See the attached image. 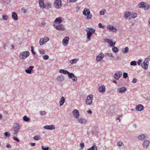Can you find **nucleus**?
Returning a JSON list of instances; mask_svg holds the SVG:
<instances>
[{"label":"nucleus","instance_id":"42","mask_svg":"<svg viewBox=\"0 0 150 150\" xmlns=\"http://www.w3.org/2000/svg\"><path fill=\"white\" fill-rule=\"evenodd\" d=\"M39 113L41 115H44L46 114L47 112L45 111H40L39 112Z\"/></svg>","mask_w":150,"mask_h":150},{"label":"nucleus","instance_id":"59","mask_svg":"<svg viewBox=\"0 0 150 150\" xmlns=\"http://www.w3.org/2000/svg\"><path fill=\"white\" fill-rule=\"evenodd\" d=\"M142 60L141 59H139L137 62V64L139 65H140L141 63L142 62Z\"/></svg>","mask_w":150,"mask_h":150},{"label":"nucleus","instance_id":"12","mask_svg":"<svg viewBox=\"0 0 150 150\" xmlns=\"http://www.w3.org/2000/svg\"><path fill=\"white\" fill-rule=\"evenodd\" d=\"M54 4L56 8H59L62 6V1L61 0H55Z\"/></svg>","mask_w":150,"mask_h":150},{"label":"nucleus","instance_id":"24","mask_svg":"<svg viewBox=\"0 0 150 150\" xmlns=\"http://www.w3.org/2000/svg\"><path fill=\"white\" fill-rule=\"evenodd\" d=\"M12 17L13 19L15 21H17L18 20V17L17 13L13 12L12 13Z\"/></svg>","mask_w":150,"mask_h":150},{"label":"nucleus","instance_id":"62","mask_svg":"<svg viewBox=\"0 0 150 150\" xmlns=\"http://www.w3.org/2000/svg\"><path fill=\"white\" fill-rule=\"evenodd\" d=\"M111 26H112V25H110L109 26L107 27V28L108 29H110V30H111Z\"/></svg>","mask_w":150,"mask_h":150},{"label":"nucleus","instance_id":"60","mask_svg":"<svg viewBox=\"0 0 150 150\" xmlns=\"http://www.w3.org/2000/svg\"><path fill=\"white\" fill-rule=\"evenodd\" d=\"M105 13L104 11H101L99 13V14L100 15H103Z\"/></svg>","mask_w":150,"mask_h":150},{"label":"nucleus","instance_id":"63","mask_svg":"<svg viewBox=\"0 0 150 150\" xmlns=\"http://www.w3.org/2000/svg\"><path fill=\"white\" fill-rule=\"evenodd\" d=\"M77 0H69V1L70 2H76Z\"/></svg>","mask_w":150,"mask_h":150},{"label":"nucleus","instance_id":"23","mask_svg":"<svg viewBox=\"0 0 150 150\" xmlns=\"http://www.w3.org/2000/svg\"><path fill=\"white\" fill-rule=\"evenodd\" d=\"M64 79V77L62 75H60L57 77V81L59 82H62Z\"/></svg>","mask_w":150,"mask_h":150},{"label":"nucleus","instance_id":"56","mask_svg":"<svg viewBox=\"0 0 150 150\" xmlns=\"http://www.w3.org/2000/svg\"><path fill=\"white\" fill-rule=\"evenodd\" d=\"M137 79L136 78H134L132 80V82L133 83H135L137 82Z\"/></svg>","mask_w":150,"mask_h":150},{"label":"nucleus","instance_id":"47","mask_svg":"<svg viewBox=\"0 0 150 150\" xmlns=\"http://www.w3.org/2000/svg\"><path fill=\"white\" fill-rule=\"evenodd\" d=\"M105 55L107 57L110 56L112 58L114 57L112 55V54L111 53H106L105 54Z\"/></svg>","mask_w":150,"mask_h":150},{"label":"nucleus","instance_id":"30","mask_svg":"<svg viewBox=\"0 0 150 150\" xmlns=\"http://www.w3.org/2000/svg\"><path fill=\"white\" fill-rule=\"evenodd\" d=\"M78 59H74L71 60L69 61V62L71 64H72L76 63L77 61H78Z\"/></svg>","mask_w":150,"mask_h":150},{"label":"nucleus","instance_id":"21","mask_svg":"<svg viewBox=\"0 0 150 150\" xmlns=\"http://www.w3.org/2000/svg\"><path fill=\"white\" fill-rule=\"evenodd\" d=\"M105 86L103 85L100 86L98 88L99 91L101 93H104L105 91Z\"/></svg>","mask_w":150,"mask_h":150},{"label":"nucleus","instance_id":"28","mask_svg":"<svg viewBox=\"0 0 150 150\" xmlns=\"http://www.w3.org/2000/svg\"><path fill=\"white\" fill-rule=\"evenodd\" d=\"M129 51L128 47H126L125 48L123 49L122 50V52L123 54H127Z\"/></svg>","mask_w":150,"mask_h":150},{"label":"nucleus","instance_id":"1","mask_svg":"<svg viewBox=\"0 0 150 150\" xmlns=\"http://www.w3.org/2000/svg\"><path fill=\"white\" fill-rule=\"evenodd\" d=\"M83 14L85 16H87L86 18V19L87 20H90L92 18L93 15L90 13V10L88 8H85L83 11Z\"/></svg>","mask_w":150,"mask_h":150},{"label":"nucleus","instance_id":"36","mask_svg":"<svg viewBox=\"0 0 150 150\" xmlns=\"http://www.w3.org/2000/svg\"><path fill=\"white\" fill-rule=\"evenodd\" d=\"M33 138L35 140H38L41 139V137L40 135H36Z\"/></svg>","mask_w":150,"mask_h":150},{"label":"nucleus","instance_id":"29","mask_svg":"<svg viewBox=\"0 0 150 150\" xmlns=\"http://www.w3.org/2000/svg\"><path fill=\"white\" fill-rule=\"evenodd\" d=\"M148 64H147L146 63L143 62L141 64V66L143 69L146 70L148 68Z\"/></svg>","mask_w":150,"mask_h":150},{"label":"nucleus","instance_id":"48","mask_svg":"<svg viewBox=\"0 0 150 150\" xmlns=\"http://www.w3.org/2000/svg\"><path fill=\"white\" fill-rule=\"evenodd\" d=\"M4 134L6 137H9L10 136V134L8 132H6L4 133Z\"/></svg>","mask_w":150,"mask_h":150},{"label":"nucleus","instance_id":"57","mask_svg":"<svg viewBox=\"0 0 150 150\" xmlns=\"http://www.w3.org/2000/svg\"><path fill=\"white\" fill-rule=\"evenodd\" d=\"M98 26L99 28H104V26H103L101 23H99Z\"/></svg>","mask_w":150,"mask_h":150},{"label":"nucleus","instance_id":"34","mask_svg":"<svg viewBox=\"0 0 150 150\" xmlns=\"http://www.w3.org/2000/svg\"><path fill=\"white\" fill-rule=\"evenodd\" d=\"M150 7V5L146 3H145L144 6L145 10H148Z\"/></svg>","mask_w":150,"mask_h":150},{"label":"nucleus","instance_id":"15","mask_svg":"<svg viewBox=\"0 0 150 150\" xmlns=\"http://www.w3.org/2000/svg\"><path fill=\"white\" fill-rule=\"evenodd\" d=\"M104 54L102 52H100L98 55L96 57V60L98 61H100L104 57Z\"/></svg>","mask_w":150,"mask_h":150},{"label":"nucleus","instance_id":"25","mask_svg":"<svg viewBox=\"0 0 150 150\" xmlns=\"http://www.w3.org/2000/svg\"><path fill=\"white\" fill-rule=\"evenodd\" d=\"M34 67L33 66H29V67L27 69L25 70V72L27 74H31L32 71H33V69Z\"/></svg>","mask_w":150,"mask_h":150},{"label":"nucleus","instance_id":"35","mask_svg":"<svg viewBox=\"0 0 150 150\" xmlns=\"http://www.w3.org/2000/svg\"><path fill=\"white\" fill-rule=\"evenodd\" d=\"M112 49L113 52L115 53L117 52L118 51V49L115 46H113Z\"/></svg>","mask_w":150,"mask_h":150},{"label":"nucleus","instance_id":"41","mask_svg":"<svg viewBox=\"0 0 150 150\" xmlns=\"http://www.w3.org/2000/svg\"><path fill=\"white\" fill-rule=\"evenodd\" d=\"M27 10L26 9L25 7H23L21 8L22 12L24 13H26L27 12Z\"/></svg>","mask_w":150,"mask_h":150},{"label":"nucleus","instance_id":"18","mask_svg":"<svg viewBox=\"0 0 150 150\" xmlns=\"http://www.w3.org/2000/svg\"><path fill=\"white\" fill-rule=\"evenodd\" d=\"M146 135L145 134H142L137 137V139L140 141H142L146 138Z\"/></svg>","mask_w":150,"mask_h":150},{"label":"nucleus","instance_id":"26","mask_svg":"<svg viewBox=\"0 0 150 150\" xmlns=\"http://www.w3.org/2000/svg\"><path fill=\"white\" fill-rule=\"evenodd\" d=\"M65 102V98L63 96H62L59 100V106H62L63 105Z\"/></svg>","mask_w":150,"mask_h":150},{"label":"nucleus","instance_id":"61","mask_svg":"<svg viewBox=\"0 0 150 150\" xmlns=\"http://www.w3.org/2000/svg\"><path fill=\"white\" fill-rule=\"evenodd\" d=\"M30 145L32 146H34L35 145V143H31L30 144Z\"/></svg>","mask_w":150,"mask_h":150},{"label":"nucleus","instance_id":"3","mask_svg":"<svg viewBox=\"0 0 150 150\" xmlns=\"http://www.w3.org/2000/svg\"><path fill=\"white\" fill-rule=\"evenodd\" d=\"M85 31L87 32V38L89 40H90V37L92 35V33L95 32V30L91 28H88L85 29Z\"/></svg>","mask_w":150,"mask_h":150},{"label":"nucleus","instance_id":"22","mask_svg":"<svg viewBox=\"0 0 150 150\" xmlns=\"http://www.w3.org/2000/svg\"><path fill=\"white\" fill-rule=\"evenodd\" d=\"M38 2L39 6L41 8H43L45 7V6L44 3V0H39Z\"/></svg>","mask_w":150,"mask_h":150},{"label":"nucleus","instance_id":"45","mask_svg":"<svg viewBox=\"0 0 150 150\" xmlns=\"http://www.w3.org/2000/svg\"><path fill=\"white\" fill-rule=\"evenodd\" d=\"M42 149L43 150H49V148L48 146H42Z\"/></svg>","mask_w":150,"mask_h":150},{"label":"nucleus","instance_id":"13","mask_svg":"<svg viewBox=\"0 0 150 150\" xmlns=\"http://www.w3.org/2000/svg\"><path fill=\"white\" fill-rule=\"evenodd\" d=\"M72 113L74 117L75 118L78 119L80 115L79 111L76 109L72 111Z\"/></svg>","mask_w":150,"mask_h":150},{"label":"nucleus","instance_id":"17","mask_svg":"<svg viewBox=\"0 0 150 150\" xmlns=\"http://www.w3.org/2000/svg\"><path fill=\"white\" fill-rule=\"evenodd\" d=\"M144 106L141 104H139L135 108V109L138 111H141L144 109Z\"/></svg>","mask_w":150,"mask_h":150},{"label":"nucleus","instance_id":"16","mask_svg":"<svg viewBox=\"0 0 150 150\" xmlns=\"http://www.w3.org/2000/svg\"><path fill=\"white\" fill-rule=\"evenodd\" d=\"M127 90V89L125 87L118 88L117 89V92L119 93H123Z\"/></svg>","mask_w":150,"mask_h":150},{"label":"nucleus","instance_id":"8","mask_svg":"<svg viewBox=\"0 0 150 150\" xmlns=\"http://www.w3.org/2000/svg\"><path fill=\"white\" fill-rule=\"evenodd\" d=\"M53 25L57 30H59L63 31L65 29L64 26L61 24H59L58 25L54 24Z\"/></svg>","mask_w":150,"mask_h":150},{"label":"nucleus","instance_id":"32","mask_svg":"<svg viewBox=\"0 0 150 150\" xmlns=\"http://www.w3.org/2000/svg\"><path fill=\"white\" fill-rule=\"evenodd\" d=\"M131 12L127 11L124 14V17L126 18H127L129 16L131 15Z\"/></svg>","mask_w":150,"mask_h":150},{"label":"nucleus","instance_id":"4","mask_svg":"<svg viewBox=\"0 0 150 150\" xmlns=\"http://www.w3.org/2000/svg\"><path fill=\"white\" fill-rule=\"evenodd\" d=\"M13 130V134L17 136L19 132L20 129V126L18 123H15L12 128Z\"/></svg>","mask_w":150,"mask_h":150},{"label":"nucleus","instance_id":"53","mask_svg":"<svg viewBox=\"0 0 150 150\" xmlns=\"http://www.w3.org/2000/svg\"><path fill=\"white\" fill-rule=\"evenodd\" d=\"M122 142H119L117 143V145L120 147L122 146Z\"/></svg>","mask_w":150,"mask_h":150},{"label":"nucleus","instance_id":"9","mask_svg":"<svg viewBox=\"0 0 150 150\" xmlns=\"http://www.w3.org/2000/svg\"><path fill=\"white\" fill-rule=\"evenodd\" d=\"M49 40V38L48 37H45L40 39L39 43L40 45H43L45 43L48 41Z\"/></svg>","mask_w":150,"mask_h":150},{"label":"nucleus","instance_id":"31","mask_svg":"<svg viewBox=\"0 0 150 150\" xmlns=\"http://www.w3.org/2000/svg\"><path fill=\"white\" fill-rule=\"evenodd\" d=\"M98 148L95 145H93L90 148L88 149L87 150H97Z\"/></svg>","mask_w":150,"mask_h":150},{"label":"nucleus","instance_id":"7","mask_svg":"<svg viewBox=\"0 0 150 150\" xmlns=\"http://www.w3.org/2000/svg\"><path fill=\"white\" fill-rule=\"evenodd\" d=\"M77 120L79 123L82 125H85L87 122V119L81 117H79L77 119Z\"/></svg>","mask_w":150,"mask_h":150},{"label":"nucleus","instance_id":"51","mask_svg":"<svg viewBox=\"0 0 150 150\" xmlns=\"http://www.w3.org/2000/svg\"><path fill=\"white\" fill-rule=\"evenodd\" d=\"M39 51L41 54H43L45 53V51L43 50H39Z\"/></svg>","mask_w":150,"mask_h":150},{"label":"nucleus","instance_id":"5","mask_svg":"<svg viewBox=\"0 0 150 150\" xmlns=\"http://www.w3.org/2000/svg\"><path fill=\"white\" fill-rule=\"evenodd\" d=\"M59 72L60 73L63 74H67L68 75L69 78H71L72 77H71L74 75V74L72 73H70L68 71L65 70L63 69H60L59 71Z\"/></svg>","mask_w":150,"mask_h":150},{"label":"nucleus","instance_id":"6","mask_svg":"<svg viewBox=\"0 0 150 150\" xmlns=\"http://www.w3.org/2000/svg\"><path fill=\"white\" fill-rule=\"evenodd\" d=\"M93 96L91 94L88 96L86 100V103L87 105H90L92 103Z\"/></svg>","mask_w":150,"mask_h":150},{"label":"nucleus","instance_id":"2","mask_svg":"<svg viewBox=\"0 0 150 150\" xmlns=\"http://www.w3.org/2000/svg\"><path fill=\"white\" fill-rule=\"evenodd\" d=\"M30 53L28 51H25L21 52L19 55V58L21 60H24L28 57L30 55Z\"/></svg>","mask_w":150,"mask_h":150},{"label":"nucleus","instance_id":"19","mask_svg":"<svg viewBox=\"0 0 150 150\" xmlns=\"http://www.w3.org/2000/svg\"><path fill=\"white\" fill-rule=\"evenodd\" d=\"M69 38L68 37H65L62 40V43L64 46L67 45L69 43Z\"/></svg>","mask_w":150,"mask_h":150},{"label":"nucleus","instance_id":"40","mask_svg":"<svg viewBox=\"0 0 150 150\" xmlns=\"http://www.w3.org/2000/svg\"><path fill=\"white\" fill-rule=\"evenodd\" d=\"M45 7L46 9L47 10L49 9L51 7V4L49 3H47V4L45 5Z\"/></svg>","mask_w":150,"mask_h":150},{"label":"nucleus","instance_id":"20","mask_svg":"<svg viewBox=\"0 0 150 150\" xmlns=\"http://www.w3.org/2000/svg\"><path fill=\"white\" fill-rule=\"evenodd\" d=\"M43 128L47 130H52L54 129L55 128V126L53 125H46L43 127Z\"/></svg>","mask_w":150,"mask_h":150},{"label":"nucleus","instance_id":"58","mask_svg":"<svg viewBox=\"0 0 150 150\" xmlns=\"http://www.w3.org/2000/svg\"><path fill=\"white\" fill-rule=\"evenodd\" d=\"M143 62L146 63V64H148L149 61L146 59L145 58Z\"/></svg>","mask_w":150,"mask_h":150},{"label":"nucleus","instance_id":"39","mask_svg":"<svg viewBox=\"0 0 150 150\" xmlns=\"http://www.w3.org/2000/svg\"><path fill=\"white\" fill-rule=\"evenodd\" d=\"M137 14L135 13H132V14H131V16L132 18H134L137 17Z\"/></svg>","mask_w":150,"mask_h":150},{"label":"nucleus","instance_id":"27","mask_svg":"<svg viewBox=\"0 0 150 150\" xmlns=\"http://www.w3.org/2000/svg\"><path fill=\"white\" fill-rule=\"evenodd\" d=\"M62 21V18L60 17L56 18L54 21V22L56 23H61Z\"/></svg>","mask_w":150,"mask_h":150},{"label":"nucleus","instance_id":"50","mask_svg":"<svg viewBox=\"0 0 150 150\" xmlns=\"http://www.w3.org/2000/svg\"><path fill=\"white\" fill-rule=\"evenodd\" d=\"M123 75L124 78H126L128 77L127 73L125 72H124L123 73Z\"/></svg>","mask_w":150,"mask_h":150},{"label":"nucleus","instance_id":"43","mask_svg":"<svg viewBox=\"0 0 150 150\" xmlns=\"http://www.w3.org/2000/svg\"><path fill=\"white\" fill-rule=\"evenodd\" d=\"M2 18L4 20H6L8 18V16L6 15H4L2 16Z\"/></svg>","mask_w":150,"mask_h":150},{"label":"nucleus","instance_id":"49","mask_svg":"<svg viewBox=\"0 0 150 150\" xmlns=\"http://www.w3.org/2000/svg\"><path fill=\"white\" fill-rule=\"evenodd\" d=\"M111 30H112V31L114 32H116L117 29H116V28H115L113 26H111Z\"/></svg>","mask_w":150,"mask_h":150},{"label":"nucleus","instance_id":"38","mask_svg":"<svg viewBox=\"0 0 150 150\" xmlns=\"http://www.w3.org/2000/svg\"><path fill=\"white\" fill-rule=\"evenodd\" d=\"M23 120L25 122H28L30 120V118L26 116H24L23 117Z\"/></svg>","mask_w":150,"mask_h":150},{"label":"nucleus","instance_id":"14","mask_svg":"<svg viewBox=\"0 0 150 150\" xmlns=\"http://www.w3.org/2000/svg\"><path fill=\"white\" fill-rule=\"evenodd\" d=\"M122 75V72L121 71L117 72L114 75V77L116 80H118Z\"/></svg>","mask_w":150,"mask_h":150},{"label":"nucleus","instance_id":"37","mask_svg":"<svg viewBox=\"0 0 150 150\" xmlns=\"http://www.w3.org/2000/svg\"><path fill=\"white\" fill-rule=\"evenodd\" d=\"M145 3L144 2H141L138 4V6L139 8L144 7Z\"/></svg>","mask_w":150,"mask_h":150},{"label":"nucleus","instance_id":"64","mask_svg":"<svg viewBox=\"0 0 150 150\" xmlns=\"http://www.w3.org/2000/svg\"><path fill=\"white\" fill-rule=\"evenodd\" d=\"M6 147L8 148H11V146L10 144H8L6 145Z\"/></svg>","mask_w":150,"mask_h":150},{"label":"nucleus","instance_id":"11","mask_svg":"<svg viewBox=\"0 0 150 150\" xmlns=\"http://www.w3.org/2000/svg\"><path fill=\"white\" fill-rule=\"evenodd\" d=\"M150 141L148 140H144L142 143V145L144 148L147 149L149 146Z\"/></svg>","mask_w":150,"mask_h":150},{"label":"nucleus","instance_id":"10","mask_svg":"<svg viewBox=\"0 0 150 150\" xmlns=\"http://www.w3.org/2000/svg\"><path fill=\"white\" fill-rule=\"evenodd\" d=\"M104 41L105 42L108 43L111 47H113L115 45L116 43L115 42H113L112 40L108 38L105 39Z\"/></svg>","mask_w":150,"mask_h":150},{"label":"nucleus","instance_id":"55","mask_svg":"<svg viewBox=\"0 0 150 150\" xmlns=\"http://www.w3.org/2000/svg\"><path fill=\"white\" fill-rule=\"evenodd\" d=\"M80 146L81 149H83L84 146V144L83 143H81L80 144Z\"/></svg>","mask_w":150,"mask_h":150},{"label":"nucleus","instance_id":"54","mask_svg":"<svg viewBox=\"0 0 150 150\" xmlns=\"http://www.w3.org/2000/svg\"><path fill=\"white\" fill-rule=\"evenodd\" d=\"M13 139L14 140L18 142H19L20 141L19 139L18 138L16 137H13Z\"/></svg>","mask_w":150,"mask_h":150},{"label":"nucleus","instance_id":"52","mask_svg":"<svg viewBox=\"0 0 150 150\" xmlns=\"http://www.w3.org/2000/svg\"><path fill=\"white\" fill-rule=\"evenodd\" d=\"M31 52H32V53L33 54H36V52L34 51L33 47L31 46Z\"/></svg>","mask_w":150,"mask_h":150},{"label":"nucleus","instance_id":"44","mask_svg":"<svg viewBox=\"0 0 150 150\" xmlns=\"http://www.w3.org/2000/svg\"><path fill=\"white\" fill-rule=\"evenodd\" d=\"M42 57L43 59L45 60H47L49 58V56L47 55H45L43 56Z\"/></svg>","mask_w":150,"mask_h":150},{"label":"nucleus","instance_id":"46","mask_svg":"<svg viewBox=\"0 0 150 150\" xmlns=\"http://www.w3.org/2000/svg\"><path fill=\"white\" fill-rule=\"evenodd\" d=\"M130 65L135 66L137 65V62L135 61H132L130 62Z\"/></svg>","mask_w":150,"mask_h":150},{"label":"nucleus","instance_id":"33","mask_svg":"<svg viewBox=\"0 0 150 150\" xmlns=\"http://www.w3.org/2000/svg\"><path fill=\"white\" fill-rule=\"evenodd\" d=\"M71 77H72L71 78H69L71 79L73 81H77V78L76 76H75L74 74Z\"/></svg>","mask_w":150,"mask_h":150}]
</instances>
